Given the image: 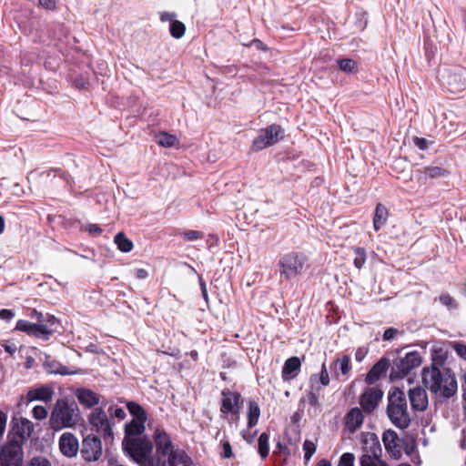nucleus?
I'll list each match as a JSON object with an SVG mask.
<instances>
[{"label": "nucleus", "mask_w": 466, "mask_h": 466, "mask_svg": "<svg viewBox=\"0 0 466 466\" xmlns=\"http://www.w3.org/2000/svg\"><path fill=\"white\" fill-rule=\"evenodd\" d=\"M422 173L424 174L425 178L428 179L446 177L450 175L449 170L438 166L424 167Z\"/></svg>", "instance_id": "32"}, {"label": "nucleus", "mask_w": 466, "mask_h": 466, "mask_svg": "<svg viewBox=\"0 0 466 466\" xmlns=\"http://www.w3.org/2000/svg\"><path fill=\"white\" fill-rule=\"evenodd\" d=\"M360 466H389L384 461H372L369 456H361L360 459Z\"/></svg>", "instance_id": "45"}, {"label": "nucleus", "mask_w": 466, "mask_h": 466, "mask_svg": "<svg viewBox=\"0 0 466 466\" xmlns=\"http://www.w3.org/2000/svg\"><path fill=\"white\" fill-rule=\"evenodd\" d=\"M258 453L261 456L262 459H265L268 455V434L266 432H263L260 434L258 441Z\"/></svg>", "instance_id": "39"}, {"label": "nucleus", "mask_w": 466, "mask_h": 466, "mask_svg": "<svg viewBox=\"0 0 466 466\" xmlns=\"http://www.w3.org/2000/svg\"><path fill=\"white\" fill-rule=\"evenodd\" d=\"M355 258L353 260L354 266L360 269L366 262V249L361 247L354 248Z\"/></svg>", "instance_id": "40"}, {"label": "nucleus", "mask_w": 466, "mask_h": 466, "mask_svg": "<svg viewBox=\"0 0 466 466\" xmlns=\"http://www.w3.org/2000/svg\"><path fill=\"white\" fill-rule=\"evenodd\" d=\"M135 276L138 279H145L147 278L148 272L145 268H137L135 270Z\"/></svg>", "instance_id": "62"}, {"label": "nucleus", "mask_w": 466, "mask_h": 466, "mask_svg": "<svg viewBox=\"0 0 466 466\" xmlns=\"http://www.w3.org/2000/svg\"><path fill=\"white\" fill-rule=\"evenodd\" d=\"M61 453L67 458H74L79 451L77 438L71 432L63 433L58 441Z\"/></svg>", "instance_id": "18"}, {"label": "nucleus", "mask_w": 466, "mask_h": 466, "mask_svg": "<svg viewBox=\"0 0 466 466\" xmlns=\"http://www.w3.org/2000/svg\"><path fill=\"white\" fill-rule=\"evenodd\" d=\"M260 410H248V427L249 429L257 425L260 415Z\"/></svg>", "instance_id": "46"}, {"label": "nucleus", "mask_w": 466, "mask_h": 466, "mask_svg": "<svg viewBox=\"0 0 466 466\" xmlns=\"http://www.w3.org/2000/svg\"><path fill=\"white\" fill-rule=\"evenodd\" d=\"M86 230L90 234H101L103 229L97 224H87L86 227Z\"/></svg>", "instance_id": "57"}, {"label": "nucleus", "mask_w": 466, "mask_h": 466, "mask_svg": "<svg viewBox=\"0 0 466 466\" xmlns=\"http://www.w3.org/2000/svg\"><path fill=\"white\" fill-rule=\"evenodd\" d=\"M389 403L386 408H407L406 395L397 387L391 388L388 392Z\"/></svg>", "instance_id": "29"}, {"label": "nucleus", "mask_w": 466, "mask_h": 466, "mask_svg": "<svg viewBox=\"0 0 466 466\" xmlns=\"http://www.w3.org/2000/svg\"><path fill=\"white\" fill-rule=\"evenodd\" d=\"M398 333V329L395 328H388L382 336L383 340H391L394 339L396 334Z\"/></svg>", "instance_id": "54"}, {"label": "nucleus", "mask_w": 466, "mask_h": 466, "mask_svg": "<svg viewBox=\"0 0 466 466\" xmlns=\"http://www.w3.org/2000/svg\"><path fill=\"white\" fill-rule=\"evenodd\" d=\"M15 329L43 340L44 338H46L44 335L48 334L45 327L39 326L38 323H33L25 319H19L16 322Z\"/></svg>", "instance_id": "25"}, {"label": "nucleus", "mask_w": 466, "mask_h": 466, "mask_svg": "<svg viewBox=\"0 0 466 466\" xmlns=\"http://www.w3.org/2000/svg\"><path fill=\"white\" fill-rule=\"evenodd\" d=\"M249 46H255L258 50H262V51L268 50V47L265 46V44L261 40L257 39V38L253 39L250 42Z\"/></svg>", "instance_id": "59"}, {"label": "nucleus", "mask_w": 466, "mask_h": 466, "mask_svg": "<svg viewBox=\"0 0 466 466\" xmlns=\"http://www.w3.org/2000/svg\"><path fill=\"white\" fill-rule=\"evenodd\" d=\"M441 84L453 94L466 88V68L461 66L442 67L438 70Z\"/></svg>", "instance_id": "4"}, {"label": "nucleus", "mask_w": 466, "mask_h": 466, "mask_svg": "<svg viewBox=\"0 0 466 466\" xmlns=\"http://www.w3.org/2000/svg\"><path fill=\"white\" fill-rule=\"evenodd\" d=\"M447 352L442 348L433 349L431 351V364L424 367L421 371L423 385L434 396L436 404H443L450 399L457 396L458 384L451 370L441 368L445 364Z\"/></svg>", "instance_id": "1"}, {"label": "nucleus", "mask_w": 466, "mask_h": 466, "mask_svg": "<svg viewBox=\"0 0 466 466\" xmlns=\"http://www.w3.org/2000/svg\"><path fill=\"white\" fill-rule=\"evenodd\" d=\"M24 461V450L21 441H9L0 450V466H22Z\"/></svg>", "instance_id": "9"}, {"label": "nucleus", "mask_w": 466, "mask_h": 466, "mask_svg": "<svg viewBox=\"0 0 466 466\" xmlns=\"http://www.w3.org/2000/svg\"><path fill=\"white\" fill-rule=\"evenodd\" d=\"M284 129L278 124H271L258 131V135L252 141L251 150L258 152L271 147L284 138Z\"/></svg>", "instance_id": "8"}, {"label": "nucleus", "mask_w": 466, "mask_h": 466, "mask_svg": "<svg viewBox=\"0 0 466 466\" xmlns=\"http://www.w3.org/2000/svg\"><path fill=\"white\" fill-rule=\"evenodd\" d=\"M176 16V14L175 13H169V12H162L160 13V20L162 22H167V21H169L170 23L173 20V18Z\"/></svg>", "instance_id": "60"}, {"label": "nucleus", "mask_w": 466, "mask_h": 466, "mask_svg": "<svg viewBox=\"0 0 466 466\" xmlns=\"http://www.w3.org/2000/svg\"><path fill=\"white\" fill-rule=\"evenodd\" d=\"M354 461L355 457L353 453L345 452L340 456L338 466H353Z\"/></svg>", "instance_id": "47"}, {"label": "nucleus", "mask_w": 466, "mask_h": 466, "mask_svg": "<svg viewBox=\"0 0 466 466\" xmlns=\"http://www.w3.org/2000/svg\"><path fill=\"white\" fill-rule=\"evenodd\" d=\"M124 451L140 466H165L151 458L152 442L147 438H130L125 436L122 441Z\"/></svg>", "instance_id": "2"}, {"label": "nucleus", "mask_w": 466, "mask_h": 466, "mask_svg": "<svg viewBox=\"0 0 466 466\" xmlns=\"http://www.w3.org/2000/svg\"><path fill=\"white\" fill-rule=\"evenodd\" d=\"M85 350L86 352H90V353H94V354H97V355H100V354H103L104 353V350L103 349H101L100 347H98L96 344L95 343H89L86 348H85Z\"/></svg>", "instance_id": "53"}, {"label": "nucleus", "mask_w": 466, "mask_h": 466, "mask_svg": "<svg viewBox=\"0 0 466 466\" xmlns=\"http://www.w3.org/2000/svg\"><path fill=\"white\" fill-rule=\"evenodd\" d=\"M15 317L12 309H4L0 310V319L9 322Z\"/></svg>", "instance_id": "52"}, {"label": "nucleus", "mask_w": 466, "mask_h": 466, "mask_svg": "<svg viewBox=\"0 0 466 466\" xmlns=\"http://www.w3.org/2000/svg\"><path fill=\"white\" fill-rule=\"evenodd\" d=\"M422 362L420 352L414 350L408 352L405 357H399L390 363L389 379L390 381L402 380L411 370L419 367Z\"/></svg>", "instance_id": "5"}, {"label": "nucleus", "mask_w": 466, "mask_h": 466, "mask_svg": "<svg viewBox=\"0 0 466 466\" xmlns=\"http://www.w3.org/2000/svg\"><path fill=\"white\" fill-rule=\"evenodd\" d=\"M183 238L187 241H194L204 238V233L198 230H187L183 233Z\"/></svg>", "instance_id": "48"}, {"label": "nucleus", "mask_w": 466, "mask_h": 466, "mask_svg": "<svg viewBox=\"0 0 466 466\" xmlns=\"http://www.w3.org/2000/svg\"><path fill=\"white\" fill-rule=\"evenodd\" d=\"M157 142L158 145L165 147H171L178 143L176 136L168 134L167 132H159L157 137Z\"/></svg>", "instance_id": "35"}, {"label": "nucleus", "mask_w": 466, "mask_h": 466, "mask_svg": "<svg viewBox=\"0 0 466 466\" xmlns=\"http://www.w3.org/2000/svg\"><path fill=\"white\" fill-rule=\"evenodd\" d=\"M35 417L38 420L46 419L48 415V410H32Z\"/></svg>", "instance_id": "61"}, {"label": "nucleus", "mask_w": 466, "mask_h": 466, "mask_svg": "<svg viewBox=\"0 0 466 466\" xmlns=\"http://www.w3.org/2000/svg\"><path fill=\"white\" fill-rule=\"evenodd\" d=\"M55 395L54 387L50 384H40L30 388L25 396H21V400L17 406L20 407L24 402L29 404L33 401H43L49 403Z\"/></svg>", "instance_id": "12"}, {"label": "nucleus", "mask_w": 466, "mask_h": 466, "mask_svg": "<svg viewBox=\"0 0 466 466\" xmlns=\"http://www.w3.org/2000/svg\"><path fill=\"white\" fill-rule=\"evenodd\" d=\"M383 397V391L378 386L368 387L359 398L360 408H377Z\"/></svg>", "instance_id": "21"}, {"label": "nucleus", "mask_w": 466, "mask_h": 466, "mask_svg": "<svg viewBox=\"0 0 466 466\" xmlns=\"http://www.w3.org/2000/svg\"><path fill=\"white\" fill-rule=\"evenodd\" d=\"M38 325L46 328L48 334L45 335L44 340H48L54 333L58 331L60 321L54 315L46 313L44 318L39 320Z\"/></svg>", "instance_id": "30"}, {"label": "nucleus", "mask_w": 466, "mask_h": 466, "mask_svg": "<svg viewBox=\"0 0 466 466\" xmlns=\"http://www.w3.org/2000/svg\"><path fill=\"white\" fill-rule=\"evenodd\" d=\"M329 370H330V372L332 374V377L334 379H336V380H339V370H338L337 358L330 362Z\"/></svg>", "instance_id": "55"}, {"label": "nucleus", "mask_w": 466, "mask_h": 466, "mask_svg": "<svg viewBox=\"0 0 466 466\" xmlns=\"http://www.w3.org/2000/svg\"><path fill=\"white\" fill-rule=\"evenodd\" d=\"M367 351L364 350L363 349L361 348H359L356 352H355V360L358 361V362H361L363 360V359L365 358V355H366Z\"/></svg>", "instance_id": "63"}, {"label": "nucleus", "mask_w": 466, "mask_h": 466, "mask_svg": "<svg viewBox=\"0 0 466 466\" xmlns=\"http://www.w3.org/2000/svg\"><path fill=\"white\" fill-rule=\"evenodd\" d=\"M169 32L172 37L179 39L185 35L186 26L182 22L174 20L169 25Z\"/></svg>", "instance_id": "38"}, {"label": "nucleus", "mask_w": 466, "mask_h": 466, "mask_svg": "<svg viewBox=\"0 0 466 466\" xmlns=\"http://www.w3.org/2000/svg\"><path fill=\"white\" fill-rule=\"evenodd\" d=\"M132 415L130 422L125 426L126 436L132 438L133 436L141 435L145 431V423L147 420L146 410H128Z\"/></svg>", "instance_id": "14"}, {"label": "nucleus", "mask_w": 466, "mask_h": 466, "mask_svg": "<svg viewBox=\"0 0 466 466\" xmlns=\"http://www.w3.org/2000/svg\"><path fill=\"white\" fill-rule=\"evenodd\" d=\"M169 466H191L192 461L184 451H177L168 458Z\"/></svg>", "instance_id": "33"}, {"label": "nucleus", "mask_w": 466, "mask_h": 466, "mask_svg": "<svg viewBox=\"0 0 466 466\" xmlns=\"http://www.w3.org/2000/svg\"><path fill=\"white\" fill-rule=\"evenodd\" d=\"M26 466H52V463L46 457L35 455L29 459Z\"/></svg>", "instance_id": "42"}, {"label": "nucleus", "mask_w": 466, "mask_h": 466, "mask_svg": "<svg viewBox=\"0 0 466 466\" xmlns=\"http://www.w3.org/2000/svg\"><path fill=\"white\" fill-rule=\"evenodd\" d=\"M362 444V456H369L372 461L381 460L382 449L379 438L374 433H367L363 437Z\"/></svg>", "instance_id": "20"}, {"label": "nucleus", "mask_w": 466, "mask_h": 466, "mask_svg": "<svg viewBox=\"0 0 466 466\" xmlns=\"http://www.w3.org/2000/svg\"><path fill=\"white\" fill-rule=\"evenodd\" d=\"M154 440L157 451L163 456H168L169 458L178 451L174 450L169 435L163 429L157 428L155 431Z\"/></svg>", "instance_id": "17"}, {"label": "nucleus", "mask_w": 466, "mask_h": 466, "mask_svg": "<svg viewBox=\"0 0 466 466\" xmlns=\"http://www.w3.org/2000/svg\"><path fill=\"white\" fill-rule=\"evenodd\" d=\"M413 143L414 145L420 150H425L428 148V146L430 144V141H428L426 138L424 137H415L413 138ZM431 144H433V142H431Z\"/></svg>", "instance_id": "49"}, {"label": "nucleus", "mask_w": 466, "mask_h": 466, "mask_svg": "<svg viewBox=\"0 0 466 466\" xmlns=\"http://www.w3.org/2000/svg\"><path fill=\"white\" fill-rule=\"evenodd\" d=\"M114 242L117 246V248L124 253L130 252L134 248L133 242L127 238L123 232H118L116 234Z\"/></svg>", "instance_id": "34"}, {"label": "nucleus", "mask_w": 466, "mask_h": 466, "mask_svg": "<svg viewBox=\"0 0 466 466\" xmlns=\"http://www.w3.org/2000/svg\"><path fill=\"white\" fill-rule=\"evenodd\" d=\"M223 457L227 459L233 457L232 448L228 441L223 443Z\"/></svg>", "instance_id": "58"}, {"label": "nucleus", "mask_w": 466, "mask_h": 466, "mask_svg": "<svg viewBox=\"0 0 466 466\" xmlns=\"http://www.w3.org/2000/svg\"><path fill=\"white\" fill-rule=\"evenodd\" d=\"M78 410H53L50 417V426L54 431L75 427L80 417Z\"/></svg>", "instance_id": "10"}, {"label": "nucleus", "mask_w": 466, "mask_h": 466, "mask_svg": "<svg viewBox=\"0 0 466 466\" xmlns=\"http://www.w3.org/2000/svg\"><path fill=\"white\" fill-rule=\"evenodd\" d=\"M338 370L339 376L348 378L351 370V361L349 355H343L340 358H337Z\"/></svg>", "instance_id": "36"}, {"label": "nucleus", "mask_w": 466, "mask_h": 466, "mask_svg": "<svg viewBox=\"0 0 466 466\" xmlns=\"http://www.w3.org/2000/svg\"><path fill=\"white\" fill-rule=\"evenodd\" d=\"M401 441L398 434L392 430H387L383 432L382 441L387 452L394 459L401 457Z\"/></svg>", "instance_id": "16"}, {"label": "nucleus", "mask_w": 466, "mask_h": 466, "mask_svg": "<svg viewBox=\"0 0 466 466\" xmlns=\"http://www.w3.org/2000/svg\"><path fill=\"white\" fill-rule=\"evenodd\" d=\"M38 4L46 10H55L56 7V0H38Z\"/></svg>", "instance_id": "51"}, {"label": "nucleus", "mask_w": 466, "mask_h": 466, "mask_svg": "<svg viewBox=\"0 0 466 466\" xmlns=\"http://www.w3.org/2000/svg\"><path fill=\"white\" fill-rule=\"evenodd\" d=\"M390 367V360L388 357L380 358L368 371L365 382L368 386L376 383L381 376L385 375Z\"/></svg>", "instance_id": "19"}, {"label": "nucleus", "mask_w": 466, "mask_h": 466, "mask_svg": "<svg viewBox=\"0 0 466 466\" xmlns=\"http://www.w3.org/2000/svg\"><path fill=\"white\" fill-rule=\"evenodd\" d=\"M410 408H428V395L426 390L415 387L409 390Z\"/></svg>", "instance_id": "27"}, {"label": "nucleus", "mask_w": 466, "mask_h": 466, "mask_svg": "<svg viewBox=\"0 0 466 466\" xmlns=\"http://www.w3.org/2000/svg\"><path fill=\"white\" fill-rule=\"evenodd\" d=\"M89 421L96 431L104 435L105 440L113 439V431L111 423L104 410H96L89 416Z\"/></svg>", "instance_id": "15"}, {"label": "nucleus", "mask_w": 466, "mask_h": 466, "mask_svg": "<svg viewBox=\"0 0 466 466\" xmlns=\"http://www.w3.org/2000/svg\"><path fill=\"white\" fill-rule=\"evenodd\" d=\"M329 382L330 377L326 361H324L321 364L320 371L310 375L309 380V391L303 399L312 407L319 406L320 391L324 387L329 386Z\"/></svg>", "instance_id": "7"}, {"label": "nucleus", "mask_w": 466, "mask_h": 466, "mask_svg": "<svg viewBox=\"0 0 466 466\" xmlns=\"http://www.w3.org/2000/svg\"><path fill=\"white\" fill-rule=\"evenodd\" d=\"M307 257L302 252L291 251L282 255L278 262L281 276L287 280L301 274Z\"/></svg>", "instance_id": "6"}, {"label": "nucleus", "mask_w": 466, "mask_h": 466, "mask_svg": "<svg viewBox=\"0 0 466 466\" xmlns=\"http://www.w3.org/2000/svg\"><path fill=\"white\" fill-rule=\"evenodd\" d=\"M75 395L78 402L86 408H92L95 405H101L100 408H119L120 404H125L126 408H142L138 403L127 400L122 397H115L107 400L104 396L87 388L76 389Z\"/></svg>", "instance_id": "3"}, {"label": "nucleus", "mask_w": 466, "mask_h": 466, "mask_svg": "<svg viewBox=\"0 0 466 466\" xmlns=\"http://www.w3.org/2000/svg\"><path fill=\"white\" fill-rule=\"evenodd\" d=\"M391 422L400 429H406L410 423V416L407 410H386Z\"/></svg>", "instance_id": "28"}, {"label": "nucleus", "mask_w": 466, "mask_h": 466, "mask_svg": "<svg viewBox=\"0 0 466 466\" xmlns=\"http://www.w3.org/2000/svg\"><path fill=\"white\" fill-rule=\"evenodd\" d=\"M461 390L463 400L466 402V372L461 377Z\"/></svg>", "instance_id": "64"}, {"label": "nucleus", "mask_w": 466, "mask_h": 466, "mask_svg": "<svg viewBox=\"0 0 466 466\" xmlns=\"http://www.w3.org/2000/svg\"><path fill=\"white\" fill-rule=\"evenodd\" d=\"M416 448V441L413 438L403 439L401 441V450L403 449L407 455L412 454Z\"/></svg>", "instance_id": "43"}, {"label": "nucleus", "mask_w": 466, "mask_h": 466, "mask_svg": "<svg viewBox=\"0 0 466 466\" xmlns=\"http://www.w3.org/2000/svg\"><path fill=\"white\" fill-rule=\"evenodd\" d=\"M43 368L49 374H58L62 376L76 374V370H71L68 367L64 366L60 361L52 358L47 353H43Z\"/></svg>", "instance_id": "22"}, {"label": "nucleus", "mask_w": 466, "mask_h": 466, "mask_svg": "<svg viewBox=\"0 0 466 466\" xmlns=\"http://www.w3.org/2000/svg\"><path fill=\"white\" fill-rule=\"evenodd\" d=\"M372 410H364V411H371ZM363 410H350L344 417L345 430L350 433H354L360 429L364 420Z\"/></svg>", "instance_id": "24"}, {"label": "nucleus", "mask_w": 466, "mask_h": 466, "mask_svg": "<svg viewBox=\"0 0 466 466\" xmlns=\"http://www.w3.org/2000/svg\"><path fill=\"white\" fill-rule=\"evenodd\" d=\"M303 450L304 460L309 461L316 451V445L312 441L306 440L303 443Z\"/></svg>", "instance_id": "44"}, {"label": "nucleus", "mask_w": 466, "mask_h": 466, "mask_svg": "<svg viewBox=\"0 0 466 466\" xmlns=\"http://www.w3.org/2000/svg\"><path fill=\"white\" fill-rule=\"evenodd\" d=\"M12 424L13 438L10 441L18 442L21 441V446H23L25 441L31 437L34 425L29 420L24 418H14Z\"/></svg>", "instance_id": "13"}, {"label": "nucleus", "mask_w": 466, "mask_h": 466, "mask_svg": "<svg viewBox=\"0 0 466 466\" xmlns=\"http://www.w3.org/2000/svg\"><path fill=\"white\" fill-rule=\"evenodd\" d=\"M221 396L220 408H242L244 405V398L238 391L233 389L225 388L221 391Z\"/></svg>", "instance_id": "23"}, {"label": "nucleus", "mask_w": 466, "mask_h": 466, "mask_svg": "<svg viewBox=\"0 0 466 466\" xmlns=\"http://www.w3.org/2000/svg\"><path fill=\"white\" fill-rule=\"evenodd\" d=\"M301 368V360L299 357L289 358L282 367L281 377L284 381H289L295 379Z\"/></svg>", "instance_id": "26"}, {"label": "nucleus", "mask_w": 466, "mask_h": 466, "mask_svg": "<svg viewBox=\"0 0 466 466\" xmlns=\"http://www.w3.org/2000/svg\"><path fill=\"white\" fill-rule=\"evenodd\" d=\"M453 348L457 355L466 360V345L457 342Z\"/></svg>", "instance_id": "50"}, {"label": "nucleus", "mask_w": 466, "mask_h": 466, "mask_svg": "<svg viewBox=\"0 0 466 466\" xmlns=\"http://www.w3.org/2000/svg\"><path fill=\"white\" fill-rule=\"evenodd\" d=\"M79 451L85 461L93 462L98 461L103 453L100 438L94 434H88L83 439Z\"/></svg>", "instance_id": "11"}, {"label": "nucleus", "mask_w": 466, "mask_h": 466, "mask_svg": "<svg viewBox=\"0 0 466 466\" xmlns=\"http://www.w3.org/2000/svg\"><path fill=\"white\" fill-rule=\"evenodd\" d=\"M439 301L449 309H457L458 302L448 293H442L438 298Z\"/></svg>", "instance_id": "41"}, {"label": "nucleus", "mask_w": 466, "mask_h": 466, "mask_svg": "<svg viewBox=\"0 0 466 466\" xmlns=\"http://www.w3.org/2000/svg\"><path fill=\"white\" fill-rule=\"evenodd\" d=\"M199 286H200V290H201V295H202V298L204 299V300L208 303V290H207V285H206V282L205 280L199 277Z\"/></svg>", "instance_id": "56"}, {"label": "nucleus", "mask_w": 466, "mask_h": 466, "mask_svg": "<svg viewBox=\"0 0 466 466\" xmlns=\"http://www.w3.org/2000/svg\"><path fill=\"white\" fill-rule=\"evenodd\" d=\"M338 66L339 69L345 73L352 74L358 72L357 62L350 58L339 59Z\"/></svg>", "instance_id": "37"}, {"label": "nucleus", "mask_w": 466, "mask_h": 466, "mask_svg": "<svg viewBox=\"0 0 466 466\" xmlns=\"http://www.w3.org/2000/svg\"><path fill=\"white\" fill-rule=\"evenodd\" d=\"M388 217V208L383 204L378 203L373 216V227L376 231L380 230L386 224Z\"/></svg>", "instance_id": "31"}]
</instances>
